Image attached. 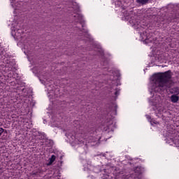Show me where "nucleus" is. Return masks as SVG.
I'll list each match as a JSON object with an SVG mask.
<instances>
[{"label":"nucleus","instance_id":"obj_1","mask_svg":"<svg viewBox=\"0 0 179 179\" xmlns=\"http://www.w3.org/2000/svg\"><path fill=\"white\" fill-rule=\"evenodd\" d=\"M171 78H173V72L171 70L154 74L152 76V82L154 83L152 89L155 92H159L162 90V87H170Z\"/></svg>","mask_w":179,"mask_h":179},{"label":"nucleus","instance_id":"obj_2","mask_svg":"<svg viewBox=\"0 0 179 179\" xmlns=\"http://www.w3.org/2000/svg\"><path fill=\"white\" fill-rule=\"evenodd\" d=\"M143 41H145L146 44H149V43H152L155 38H153V34L150 33L149 31H145L140 34Z\"/></svg>","mask_w":179,"mask_h":179},{"label":"nucleus","instance_id":"obj_3","mask_svg":"<svg viewBox=\"0 0 179 179\" xmlns=\"http://www.w3.org/2000/svg\"><path fill=\"white\" fill-rule=\"evenodd\" d=\"M124 17L127 20H129V23L131 24V26H133V27L139 29V24L141 22L136 19L138 16L135 15L134 17H131L129 19V15H124Z\"/></svg>","mask_w":179,"mask_h":179},{"label":"nucleus","instance_id":"obj_4","mask_svg":"<svg viewBox=\"0 0 179 179\" xmlns=\"http://www.w3.org/2000/svg\"><path fill=\"white\" fill-rule=\"evenodd\" d=\"M17 26L18 25H17V27L15 29V36H16V37H19L20 38H22V37H23V36H22V34H23L24 31L23 30V28H22V27L17 28Z\"/></svg>","mask_w":179,"mask_h":179},{"label":"nucleus","instance_id":"obj_5","mask_svg":"<svg viewBox=\"0 0 179 179\" xmlns=\"http://www.w3.org/2000/svg\"><path fill=\"white\" fill-rule=\"evenodd\" d=\"M41 174H43V170L41 169V168H38L37 170L32 171L30 173V175L33 177H41Z\"/></svg>","mask_w":179,"mask_h":179},{"label":"nucleus","instance_id":"obj_6","mask_svg":"<svg viewBox=\"0 0 179 179\" xmlns=\"http://www.w3.org/2000/svg\"><path fill=\"white\" fill-rule=\"evenodd\" d=\"M170 100L171 103H178L179 96L176 94H172L170 97Z\"/></svg>","mask_w":179,"mask_h":179},{"label":"nucleus","instance_id":"obj_7","mask_svg":"<svg viewBox=\"0 0 179 179\" xmlns=\"http://www.w3.org/2000/svg\"><path fill=\"white\" fill-rule=\"evenodd\" d=\"M57 159V157L55 155H52L51 157L49 159V164L48 165L52 164L53 162H55V159Z\"/></svg>","mask_w":179,"mask_h":179},{"label":"nucleus","instance_id":"obj_8","mask_svg":"<svg viewBox=\"0 0 179 179\" xmlns=\"http://www.w3.org/2000/svg\"><path fill=\"white\" fill-rule=\"evenodd\" d=\"M149 2V0H137V3L140 5H146Z\"/></svg>","mask_w":179,"mask_h":179},{"label":"nucleus","instance_id":"obj_9","mask_svg":"<svg viewBox=\"0 0 179 179\" xmlns=\"http://www.w3.org/2000/svg\"><path fill=\"white\" fill-rule=\"evenodd\" d=\"M173 92L175 95L178 96V94H179V87H173Z\"/></svg>","mask_w":179,"mask_h":179},{"label":"nucleus","instance_id":"obj_10","mask_svg":"<svg viewBox=\"0 0 179 179\" xmlns=\"http://www.w3.org/2000/svg\"><path fill=\"white\" fill-rule=\"evenodd\" d=\"M114 94L116 97H118V96L120 95V90L118 88H115V92Z\"/></svg>","mask_w":179,"mask_h":179},{"label":"nucleus","instance_id":"obj_11","mask_svg":"<svg viewBox=\"0 0 179 179\" xmlns=\"http://www.w3.org/2000/svg\"><path fill=\"white\" fill-rule=\"evenodd\" d=\"M171 141L174 143V145H179V139L178 140L171 139Z\"/></svg>","mask_w":179,"mask_h":179},{"label":"nucleus","instance_id":"obj_12","mask_svg":"<svg viewBox=\"0 0 179 179\" xmlns=\"http://www.w3.org/2000/svg\"><path fill=\"white\" fill-rule=\"evenodd\" d=\"M4 131H5V129L3 128L0 127V136H1V135H2V134H3Z\"/></svg>","mask_w":179,"mask_h":179},{"label":"nucleus","instance_id":"obj_13","mask_svg":"<svg viewBox=\"0 0 179 179\" xmlns=\"http://www.w3.org/2000/svg\"><path fill=\"white\" fill-rule=\"evenodd\" d=\"M76 16H78V20H80V19H82V15H80V14H76V15H75L74 17H76Z\"/></svg>","mask_w":179,"mask_h":179},{"label":"nucleus","instance_id":"obj_14","mask_svg":"<svg viewBox=\"0 0 179 179\" xmlns=\"http://www.w3.org/2000/svg\"><path fill=\"white\" fill-rule=\"evenodd\" d=\"M146 117H147L148 120H150V118H152V117H150V115H147Z\"/></svg>","mask_w":179,"mask_h":179},{"label":"nucleus","instance_id":"obj_15","mask_svg":"<svg viewBox=\"0 0 179 179\" xmlns=\"http://www.w3.org/2000/svg\"><path fill=\"white\" fill-rule=\"evenodd\" d=\"M83 138H84V139H86V136H84V137H83Z\"/></svg>","mask_w":179,"mask_h":179},{"label":"nucleus","instance_id":"obj_16","mask_svg":"<svg viewBox=\"0 0 179 179\" xmlns=\"http://www.w3.org/2000/svg\"><path fill=\"white\" fill-rule=\"evenodd\" d=\"M94 132H95V133H96L97 131H95Z\"/></svg>","mask_w":179,"mask_h":179}]
</instances>
